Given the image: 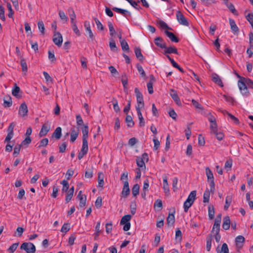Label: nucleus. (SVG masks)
Wrapping results in <instances>:
<instances>
[{
  "instance_id": "a18cd8bd",
  "label": "nucleus",
  "mask_w": 253,
  "mask_h": 253,
  "mask_svg": "<svg viewBox=\"0 0 253 253\" xmlns=\"http://www.w3.org/2000/svg\"><path fill=\"white\" fill-rule=\"evenodd\" d=\"M22 146L20 144H17L14 148L13 155L14 157H16L19 154L20 149Z\"/></svg>"
},
{
  "instance_id": "f704fd0d",
  "label": "nucleus",
  "mask_w": 253,
  "mask_h": 253,
  "mask_svg": "<svg viewBox=\"0 0 253 253\" xmlns=\"http://www.w3.org/2000/svg\"><path fill=\"white\" fill-rule=\"evenodd\" d=\"M137 115L138 117V119L139 121V125L140 126H143L145 125V122L143 119V117L142 116V113L141 112V111L140 110L137 109L136 110Z\"/></svg>"
},
{
  "instance_id": "412c9836",
  "label": "nucleus",
  "mask_w": 253,
  "mask_h": 253,
  "mask_svg": "<svg viewBox=\"0 0 253 253\" xmlns=\"http://www.w3.org/2000/svg\"><path fill=\"white\" fill-rule=\"evenodd\" d=\"M230 220L229 216H225L223 218L222 228L225 230H228L230 228Z\"/></svg>"
},
{
  "instance_id": "b1692460",
  "label": "nucleus",
  "mask_w": 253,
  "mask_h": 253,
  "mask_svg": "<svg viewBox=\"0 0 253 253\" xmlns=\"http://www.w3.org/2000/svg\"><path fill=\"white\" fill-rule=\"evenodd\" d=\"M212 81L221 87L223 86L221 80L219 78V76L216 74L212 75Z\"/></svg>"
},
{
  "instance_id": "ea45409f",
  "label": "nucleus",
  "mask_w": 253,
  "mask_h": 253,
  "mask_svg": "<svg viewBox=\"0 0 253 253\" xmlns=\"http://www.w3.org/2000/svg\"><path fill=\"white\" fill-rule=\"evenodd\" d=\"M231 202L232 196L231 195L227 196L225 199V204L224 207V209L225 210H227L229 208Z\"/></svg>"
},
{
  "instance_id": "de8ad7c7",
  "label": "nucleus",
  "mask_w": 253,
  "mask_h": 253,
  "mask_svg": "<svg viewBox=\"0 0 253 253\" xmlns=\"http://www.w3.org/2000/svg\"><path fill=\"white\" fill-rule=\"evenodd\" d=\"M122 84H123V85L124 86L125 90H126V89L127 90V79L126 75V74H124L122 76Z\"/></svg>"
},
{
  "instance_id": "4be33fe9",
  "label": "nucleus",
  "mask_w": 253,
  "mask_h": 253,
  "mask_svg": "<svg viewBox=\"0 0 253 253\" xmlns=\"http://www.w3.org/2000/svg\"><path fill=\"white\" fill-rule=\"evenodd\" d=\"M216 252L217 253H229L227 245L226 243L223 244L220 249L219 248V246H218L216 248Z\"/></svg>"
},
{
  "instance_id": "f8f14e48",
  "label": "nucleus",
  "mask_w": 253,
  "mask_h": 253,
  "mask_svg": "<svg viewBox=\"0 0 253 253\" xmlns=\"http://www.w3.org/2000/svg\"><path fill=\"white\" fill-rule=\"evenodd\" d=\"M88 150V144L83 143L82 148L78 154V159L79 160L82 159L87 154Z\"/></svg>"
},
{
  "instance_id": "8fccbe9b",
  "label": "nucleus",
  "mask_w": 253,
  "mask_h": 253,
  "mask_svg": "<svg viewBox=\"0 0 253 253\" xmlns=\"http://www.w3.org/2000/svg\"><path fill=\"white\" fill-rule=\"evenodd\" d=\"M210 192L209 190H207L205 191L203 196V202L204 203H208L210 200Z\"/></svg>"
},
{
  "instance_id": "2eb2a0df",
  "label": "nucleus",
  "mask_w": 253,
  "mask_h": 253,
  "mask_svg": "<svg viewBox=\"0 0 253 253\" xmlns=\"http://www.w3.org/2000/svg\"><path fill=\"white\" fill-rule=\"evenodd\" d=\"M154 43L157 46L161 48H165L166 47V44L161 37H156L154 40Z\"/></svg>"
},
{
  "instance_id": "20e7f679",
  "label": "nucleus",
  "mask_w": 253,
  "mask_h": 253,
  "mask_svg": "<svg viewBox=\"0 0 253 253\" xmlns=\"http://www.w3.org/2000/svg\"><path fill=\"white\" fill-rule=\"evenodd\" d=\"M176 16L177 21L181 25L189 26L188 21L180 11H176Z\"/></svg>"
},
{
  "instance_id": "72a5a7b5",
  "label": "nucleus",
  "mask_w": 253,
  "mask_h": 253,
  "mask_svg": "<svg viewBox=\"0 0 253 253\" xmlns=\"http://www.w3.org/2000/svg\"><path fill=\"white\" fill-rule=\"evenodd\" d=\"M214 208L213 205H210L208 207V215L210 219H212L214 216Z\"/></svg>"
},
{
  "instance_id": "2f4dec72",
  "label": "nucleus",
  "mask_w": 253,
  "mask_h": 253,
  "mask_svg": "<svg viewBox=\"0 0 253 253\" xmlns=\"http://www.w3.org/2000/svg\"><path fill=\"white\" fill-rule=\"evenodd\" d=\"M206 239H207L206 249H207V251L209 252L211 250V242L212 240V235L211 234L208 235Z\"/></svg>"
},
{
  "instance_id": "4c0bfd02",
  "label": "nucleus",
  "mask_w": 253,
  "mask_h": 253,
  "mask_svg": "<svg viewBox=\"0 0 253 253\" xmlns=\"http://www.w3.org/2000/svg\"><path fill=\"white\" fill-rule=\"evenodd\" d=\"M110 40L109 46L111 50L114 52H117L118 51V47L116 46L115 41L112 38H110Z\"/></svg>"
},
{
  "instance_id": "58836bf2",
  "label": "nucleus",
  "mask_w": 253,
  "mask_h": 253,
  "mask_svg": "<svg viewBox=\"0 0 253 253\" xmlns=\"http://www.w3.org/2000/svg\"><path fill=\"white\" fill-rule=\"evenodd\" d=\"M131 218V216L129 214L125 215L124 216L120 221V224L121 225H124V224H126V223L129 222V220Z\"/></svg>"
},
{
  "instance_id": "6e6d98bb",
  "label": "nucleus",
  "mask_w": 253,
  "mask_h": 253,
  "mask_svg": "<svg viewBox=\"0 0 253 253\" xmlns=\"http://www.w3.org/2000/svg\"><path fill=\"white\" fill-rule=\"evenodd\" d=\"M20 64L22 67V70L23 72H27V65L25 59L22 58L20 61Z\"/></svg>"
},
{
  "instance_id": "3c124183",
  "label": "nucleus",
  "mask_w": 253,
  "mask_h": 253,
  "mask_svg": "<svg viewBox=\"0 0 253 253\" xmlns=\"http://www.w3.org/2000/svg\"><path fill=\"white\" fill-rule=\"evenodd\" d=\"M136 67L138 71L140 73V75L143 78H145L146 77V74L145 71H144L143 67L141 65H139V64H137L136 65Z\"/></svg>"
},
{
  "instance_id": "338daca9",
  "label": "nucleus",
  "mask_w": 253,
  "mask_h": 253,
  "mask_svg": "<svg viewBox=\"0 0 253 253\" xmlns=\"http://www.w3.org/2000/svg\"><path fill=\"white\" fill-rule=\"evenodd\" d=\"M246 18L253 28V14L252 13H249Z\"/></svg>"
},
{
  "instance_id": "79ce46f5",
  "label": "nucleus",
  "mask_w": 253,
  "mask_h": 253,
  "mask_svg": "<svg viewBox=\"0 0 253 253\" xmlns=\"http://www.w3.org/2000/svg\"><path fill=\"white\" fill-rule=\"evenodd\" d=\"M139 193V185L138 184H135L133 185L132 189V194L134 197L136 196Z\"/></svg>"
},
{
  "instance_id": "a211bd4d",
  "label": "nucleus",
  "mask_w": 253,
  "mask_h": 253,
  "mask_svg": "<svg viewBox=\"0 0 253 253\" xmlns=\"http://www.w3.org/2000/svg\"><path fill=\"white\" fill-rule=\"evenodd\" d=\"M174 53L178 54V52L177 48L174 46L167 47L165 48V51L164 52V55L166 54Z\"/></svg>"
},
{
  "instance_id": "1a4fd4ad",
  "label": "nucleus",
  "mask_w": 253,
  "mask_h": 253,
  "mask_svg": "<svg viewBox=\"0 0 253 253\" xmlns=\"http://www.w3.org/2000/svg\"><path fill=\"white\" fill-rule=\"evenodd\" d=\"M121 194L122 197L124 198H126L130 194L129 184L127 180H126L124 182V187Z\"/></svg>"
},
{
  "instance_id": "09e8293b",
  "label": "nucleus",
  "mask_w": 253,
  "mask_h": 253,
  "mask_svg": "<svg viewBox=\"0 0 253 253\" xmlns=\"http://www.w3.org/2000/svg\"><path fill=\"white\" fill-rule=\"evenodd\" d=\"M38 28L40 32H41L42 35H44L45 34V28L44 26L43 22L42 21H39L38 22Z\"/></svg>"
},
{
  "instance_id": "774afa93",
  "label": "nucleus",
  "mask_w": 253,
  "mask_h": 253,
  "mask_svg": "<svg viewBox=\"0 0 253 253\" xmlns=\"http://www.w3.org/2000/svg\"><path fill=\"white\" fill-rule=\"evenodd\" d=\"M247 53L249 57L251 58L253 55V45L250 44L249 47L247 48Z\"/></svg>"
},
{
  "instance_id": "7c9ffc66",
  "label": "nucleus",
  "mask_w": 253,
  "mask_h": 253,
  "mask_svg": "<svg viewBox=\"0 0 253 253\" xmlns=\"http://www.w3.org/2000/svg\"><path fill=\"white\" fill-rule=\"evenodd\" d=\"M167 224L169 226L173 225L175 222V217L173 213H169L167 218Z\"/></svg>"
},
{
  "instance_id": "37998d69",
  "label": "nucleus",
  "mask_w": 253,
  "mask_h": 253,
  "mask_svg": "<svg viewBox=\"0 0 253 253\" xmlns=\"http://www.w3.org/2000/svg\"><path fill=\"white\" fill-rule=\"evenodd\" d=\"M157 23L159 25L160 28L166 29L167 30L168 29L171 30V28H169L168 25L163 21L160 20L157 21Z\"/></svg>"
},
{
  "instance_id": "aec40b11",
  "label": "nucleus",
  "mask_w": 253,
  "mask_h": 253,
  "mask_svg": "<svg viewBox=\"0 0 253 253\" xmlns=\"http://www.w3.org/2000/svg\"><path fill=\"white\" fill-rule=\"evenodd\" d=\"M165 33L171 42H179V39L176 37L173 33L166 30Z\"/></svg>"
},
{
  "instance_id": "13d9d810",
  "label": "nucleus",
  "mask_w": 253,
  "mask_h": 253,
  "mask_svg": "<svg viewBox=\"0 0 253 253\" xmlns=\"http://www.w3.org/2000/svg\"><path fill=\"white\" fill-rule=\"evenodd\" d=\"M48 143V139L47 138H44L42 139L40 141V145L38 146V148H41L42 147H45L47 145Z\"/></svg>"
},
{
  "instance_id": "dca6fc26",
  "label": "nucleus",
  "mask_w": 253,
  "mask_h": 253,
  "mask_svg": "<svg viewBox=\"0 0 253 253\" xmlns=\"http://www.w3.org/2000/svg\"><path fill=\"white\" fill-rule=\"evenodd\" d=\"M229 21L232 32L235 35H238L239 32V29L236 24L235 21L231 18L229 19Z\"/></svg>"
},
{
  "instance_id": "603ef678",
  "label": "nucleus",
  "mask_w": 253,
  "mask_h": 253,
  "mask_svg": "<svg viewBox=\"0 0 253 253\" xmlns=\"http://www.w3.org/2000/svg\"><path fill=\"white\" fill-rule=\"evenodd\" d=\"M210 129L211 130V133H215L217 131V125L215 122L211 123L210 125Z\"/></svg>"
},
{
  "instance_id": "9b49d317",
  "label": "nucleus",
  "mask_w": 253,
  "mask_h": 253,
  "mask_svg": "<svg viewBox=\"0 0 253 253\" xmlns=\"http://www.w3.org/2000/svg\"><path fill=\"white\" fill-rule=\"evenodd\" d=\"M88 132V127L87 125L84 126L82 128L83 143L88 144V142H87Z\"/></svg>"
},
{
  "instance_id": "4468645a",
  "label": "nucleus",
  "mask_w": 253,
  "mask_h": 253,
  "mask_svg": "<svg viewBox=\"0 0 253 253\" xmlns=\"http://www.w3.org/2000/svg\"><path fill=\"white\" fill-rule=\"evenodd\" d=\"M163 189L167 196L169 195V185L168 181V177L166 175L163 176Z\"/></svg>"
},
{
  "instance_id": "69168bd1",
  "label": "nucleus",
  "mask_w": 253,
  "mask_h": 253,
  "mask_svg": "<svg viewBox=\"0 0 253 253\" xmlns=\"http://www.w3.org/2000/svg\"><path fill=\"white\" fill-rule=\"evenodd\" d=\"M94 20L95 22L97 28L101 31H103L104 30V26L101 24L100 21L97 18H94Z\"/></svg>"
},
{
  "instance_id": "6ab92c4d",
  "label": "nucleus",
  "mask_w": 253,
  "mask_h": 253,
  "mask_svg": "<svg viewBox=\"0 0 253 253\" xmlns=\"http://www.w3.org/2000/svg\"><path fill=\"white\" fill-rule=\"evenodd\" d=\"M112 9L113 11H114L116 12H118V13L123 14L124 16H125L126 17H127V16H130V15H131L129 11H128L127 10H125V9H121V8H118V7H113L112 8Z\"/></svg>"
},
{
  "instance_id": "0e129e2a",
  "label": "nucleus",
  "mask_w": 253,
  "mask_h": 253,
  "mask_svg": "<svg viewBox=\"0 0 253 253\" xmlns=\"http://www.w3.org/2000/svg\"><path fill=\"white\" fill-rule=\"evenodd\" d=\"M0 19L4 21L5 20V17L4 15V7L0 5Z\"/></svg>"
},
{
  "instance_id": "f257e3e1",
  "label": "nucleus",
  "mask_w": 253,
  "mask_h": 253,
  "mask_svg": "<svg viewBox=\"0 0 253 253\" xmlns=\"http://www.w3.org/2000/svg\"><path fill=\"white\" fill-rule=\"evenodd\" d=\"M241 80L238 81L239 89L243 95L248 96L250 92L247 86L253 89V81L249 78H242Z\"/></svg>"
},
{
  "instance_id": "4d7b16f0",
  "label": "nucleus",
  "mask_w": 253,
  "mask_h": 253,
  "mask_svg": "<svg viewBox=\"0 0 253 253\" xmlns=\"http://www.w3.org/2000/svg\"><path fill=\"white\" fill-rule=\"evenodd\" d=\"M70 229V224L69 223H65L63 225L61 229V232L66 233L69 231Z\"/></svg>"
},
{
  "instance_id": "c756f323",
  "label": "nucleus",
  "mask_w": 253,
  "mask_h": 253,
  "mask_svg": "<svg viewBox=\"0 0 253 253\" xmlns=\"http://www.w3.org/2000/svg\"><path fill=\"white\" fill-rule=\"evenodd\" d=\"M68 11L69 12V16L71 19V24L73 23H76V16L74 12V10H73V8H70L68 10Z\"/></svg>"
},
{
  "instance_id": "473e14b6",
  "label": "nucleus",
  "mask_w": 253,
  "mask_h": 253,
  "mask_svg": "<svg viewBox=\"0 0 253 253\" xmlns=\"http://www.w3.org/2000/svg\"><path fill=\"white\" fill-rule=\"evenodd\" d=\"M12 104V101L11 97L7 96L3 99V106L5 108L10 107Z\"/></svg>"
},
{
  "instance_id": "423d86ee",
  "label": "nucleus",
  "mask_w": 253,
  "mask_h": 253,
  "mask_svg": "<svg viewBox=\"0 0 253 253\" xmlns=\"http://www.w3.org/2000/svg\"><path fill=\"white\" fill-rule=\"evenodd\" d=\"M53 42L58 47L62 45L63 39L61 34L59 32L55 33L53 37Z\"/></svg>"
},
{
  "instance_id": "052dcab7",
  "label": "nucleus",
  "mask_w": 253,
  "mask_h": 253,
  "mask_svg": "<svg viewBox=\"0 0 253 253\" xmlns=\"http://www.w3.org/2000/svg\"><path fill=\"white\" fill-rule=\"evenodd\" d=\"M19 245V243H16L13 244L11 246L9 247V248L8 249V251L10 253H13L14 252V251L16 250L18 246Z\"/></svg>"
},
{
  "instance_id": "393cba45",
  "label": "nucleus",
  "mask_w": 253,
  "mask_h": 253,
  "mask_svg": "<svg viewBox=\"0 0 253 253\" xmlns=\"http://www.w3.org/2000/svg\"><path fill=\"white\" fill-rule=\"evenodd\" d=\"M21 91L20 87L17 86L16 84H14V86L12 90V94L17 98H21V95H19L18 93Z\"/></svg>"
},
{
  "instance_id": "f3484780",
  "label": "nucleus",
  "mask_w": 253,
  "mask_h": 253,
  "mask_svg": "<svg viewBox=\"0 0 253 253\" xmlns=\"http://www.w3.org/2000/svg\"><path fill=\"white\" fill-rule=\"evenodd\" d=\"M79 133V128H71V138H70V141L72 143L74 142L76 140L78 136Z\"/></svg>"
},
{
  "instance_id": "a878e982",
  "label": "nucleus",
  "mask_w": 253,
  "mask_h": 253,
  "mask_svg": "<svg viewBox=\"0 0 253 253\" xmlns=\"http://www.w3.org/2000/svg\"><path fill=\"white\" fill-rule=\"evenodd\" d=\"M61 131V128L60 127H57L52 133V137L55 138L56 139H59L62 135Z\"/></svg>"
},
{
  "instance_id": "864d4df0",
  "label": "nucleus",
  "mask_w": 253,
  "mask_h": 253,
  "mask_svg": "<svg viewBox=\"0 0 253 253\" xmlns=\"http://www.w3.org/2000/svg\"><path fill=\"white\" fill-rule=\"evenodd\" d=\"M100 222H98L96 226L95 229L96 230V233H94V239L96 240L97 238L99 236V233L101 232L100 230Z\"/></svg>"
},
{
  "instance_id": "39448f33",
  "label": "nucleus",
  "mask_w": 253,
  "mask_h": 253,
  "mask_svg": "<svg viewBox=\"0 0 253 253\" xmlns=\"http://www.w3.org/2000/svg\"><path fill=\"white\" fill-rule=\"evenodd\" d=\"M50 130V122L46 121L44 124L42 126V128L39 132V136L42 137L46 135Z\"/></svg>"
},
{
  "instance_id": "e433bc0d",
  "label": "nucleus",
  "mask_w": 253,
  "mask_h": 253,
  "mask_svg": "<svg viewBox=\"0 0 253 253\" xmlns=\"http://www.w3.org/2000/svg\"><path fill=\"white\" fill-rule=\"evenodd\" d=\"M125 121L127 124V126L128 127H131L134 125V123L133 121L132 117L129 115H126Z\"/></svg>"
},
{
  "instance_id": "a19ab883",
  "label": "nucleus",
  "mask_w": 253,
  "mask_h": 253,
  "mask_svg": "<svg viewBox=\"0 0 253 253\" xmlns=\"http://www.w3.org/2000/svg\"><path fill=\"white\" fill-rule=\"evenodd\" d=\"M194 202L190 201L189 199H187L184 203L183 207L185 212H187L188 209L191 207Z\"/></svg>"
},
{
  "instance_id": "bf43d9fd",
  "label": "nucleus",
  "mask_w": 253,
  "mask_h": 253,
  "mask_svg": "<svg viewBox=\"0 0 253 253\" xmlns=\"http://www.w3.org/2000/svg\"><path fill=\"white\" fill-rule=\"evenodd\" d=\"M61 183L63 185L62 191L67 192L69 189L68 182L66 180H63L61 181Z\"/></svg>"
},
{
  "instance_id": "e2e57ef3",
  "label": "nucleus",
  "mask_w": 253,
  "mask_h": 253,
  "mask_svg": "<svg viewBox=\"0 0 253 253\" xmlns=\"http://www.w3.org/2000/svg\"><path fill=\"white\" fill-rule=\"evenodd\" d=\"M113 100L114 101L113 102V105L114 110L117 113L119 112L120 111V109L119 106H118V101L116 99H115L114 98H113Z\"/></svg>"
},
{
  "instance_id": "5fc2aeb1",
  "label": "nucleus",
  "mask_w": 253,
  "mask_h": 253,
  "mask_svg": "<svg viewBox=\"0 0 253 253\" xmlns=\"http://www.w3.org/2000/svg\"><path fill=\"white\" fill-rule=\"evenodd\" d=\"M196 191H192L189 195L188 198L187 199H189L190 201H192L193 202H194L196 198Z\"/></svg>"
},
{
  "instance_id": "9d476101",
  "label": "nucleus",
  "mask_w": 253,
  "mask_h": 253,
  "mask_svg": "<svg viewBox=\"0 0 253 253\" xmlns=\"http://www.w3.org/2000/svg\"><path fill=\"white\" fill-rule=\"evenodd\" d=\"M170 95L171 96L173 100L175 101L176 104L178 106H181V103L179 99V97L178 96L177 92L173 89H171L170 90Z\"/></svg>"
},
{
  "instance_id": "c9c22d12",
  "label": "nucleus",
  "mask_w": 253,
  "mask_h": 253,
  "mask_svg": "<svg viewBox=\"0 0 253 253\" xmlns=\"http://www.w3.org/2000/svg\"><path fill=\"white\" fill-rule=\"evenodd\" d=\"M120 42V44H121L122 50L123 51H127L128 52L129 51V48L128 44L127 43V42H126V41L125 40L123 39V40H121V41Z\"/></svg>"
},
{
  "instance_id": "49530a36",
  "label": "nucleus",
  "mask_w": 253,
  "mask_h": 253,
  "mask_svg": "<svg viewBox=\"0 0 253 253\" xmlns=\"http://www.w3.org/2000/svg\"><path fill=\"white\" fill-rule=\"evenodd\" d=\"M206 172L208 180L214 179L213 173L209 168L207 167L206 168Z\"/></svg>"
},
{
  "instance_id": "f03ea898",
  "label": "nucleus",
  "mask_w": 253,
  "mask_h": 253,
  "mask_svg": "<svg viewBox=\"0 0 253 253\" xmlns=\"http://www.w3.org/2000/svg\"><path fill=\"white\" fill-rule=\"evenodd\" d=\"M20 249L27 253H35L36 251L35 245L31 242H24L20 246Z\"/></svg>"
},
{
  "instance_id": "ddd939ff",
  "label": "nucleus",
  "mask_w": 253,
  "mask_h": 253,
  "mask_svg": "<svg viewBox=\"0 0 253 253\" xmlns=\"http://www.w3.org/2000/svg\"><path fill=\"white\" fill-rule=\"evenodd\" d=\"M77 198L79 199L80 200L79 205L80 207H84L85 206L86 197L85 195L82 194V191H79Z\"/></svg>"
},
{
  "instance_id": "5701e85b",
  "label": "nucleus",
  "mask_w": 253,
  "mask_h": 253,
  "mask_svg": "<svg viewBox=\"0 0 253 253\" xmlns=\"http://www.w3.org/2000/svg\"><path fill=\"white\" fill-rule=\"evenodd\" d=\"M134 52L136 58L140 61H143L144 57L141 53V49L139 47L134 48Z\"/></svg>"
},
{
  "instance_id": "6e6552de",
  "label": "nucleus",
  "mask_w": 253,
  "mask_h": 253,
  "mask_svg": "<svg viewBox=\"0 0 253 253\" xmlns=\"http://www.w3.org/2000/svg\"><path fill=\"white\" fill-rule=\"evenodd\" d=\"M28 112V107L26 104L24 102L21 104L20 106L18 114L21 117H24L27 115V113Z\"/></svg>"
},
{
  "instance_id": "7ed1b4c3",
  "label": "nucleus",
  "mask_w": 253,
  "mask_h": 253,
  "mask_svg": "<svg viewBox=\"0 0 253 253\" xmlns=\"http://www.w3.org/2000/svg\"><path fill=\"white\" fill-rule=\"evenodd\" d=\"M222 214L221 213L218 214L214 221V224L211 231V233L214 234L215 231H219L220 230V225L221 221Z\"/></svg>"
},
{
  "instance_id": "0eeeda50",
  "label": "nucleus",
  "mask_w": 253,
  "mask_h": 253,
  "mask_svg": "<svg viewBox=\"0 0 253 253\" xmlns=\"http://www.w3.org/2000/svg\"><path fill=\"white\" fill-rule=\"evenodd\" d=\"M245 241V239L243 236L239 235L236 238L235 242L238 252L243 247Z\"/></svg>"
},
{
  "instance_id": "cd10ccee",
  "label": "nucleus",
  "mask_w": 253,
  "mask_h": 253,
  "mask_svg": "<svg viewBox=\"0 0 253 253\" xmlns=\"http://www.w3.org/2000/svg\"><path fill=\"white\" fill-rule=\"evenodd\" d=\"M225 4L227 6V7L229 9L230 11L233 14H234L235 15H238V13L237 11L236 10V9H235L234 5L232 3H229L228 2V0H227V1H225Z\"/></svg>"
},
{
  "instance_id": "c03bdc74",
  "label": "nucleus",
  "mask_w": 253,
  "mask_h": 253,
  "mask_svg": "<svg viewBox=\"0 0 253 253\" xmlns=\"http://www.w3.org/2000/svg\"><path fill=\"white\" fill-rule=\"evenodd\" d=\"M136 99L137 105L136 106V110H137V109H138L140 110V109L143 108L144 106L143 98H139Z\"/></svg>"
},
{
  "instance_id": "bb28decb",
  "label": "nucleus",
  "mask_w": 253,
  "mask_h": 253,
  "mask_svg": "<svg viewBox=\"0 0 253 253\" xmlns=\"http://www.w3.org/2000/svg\"><path fill=\"white\" fill-rule=\"evenodd\" d=\"M74 192V188L73 186H72L68 191L67 194L66 196L65 201H66V203H68V202H69V201H71V200L72 199V198L73 196Z\"/></svg>"
},
{
  "instance_id": "c85d7f7f",
  "label": "nucleus",
  "mask_w": 253,
  "mask_h": 253,
  "mask_svg": "<svg viewBox=\"0 0 253 253\" xmlns=\"http://www.w3.org/2000/svg\"><path fill=\"white\" fill-rule=\"evenodd\" d=\"M98 186L102 188L103 187L104 182V174L102 172H98Z\"/></svg>"
},
{
  "instance_id": "680f3d73",
  "label": "nucleus",
  "mask_w": 253,
  "mask_h": 253,
  "mask_svg": "<svg viewBox=\"0 0 253 253\" xmlns=\"http://www.w3.org/2000/svg\"><path fill=\"white\" fill-rule=\"evenodd\" d=\"M31 141L32 140L30 137H26L25 139L22 141L20 145H21V146H27L31 143Z\"/></svg>"
}]
</instances>
